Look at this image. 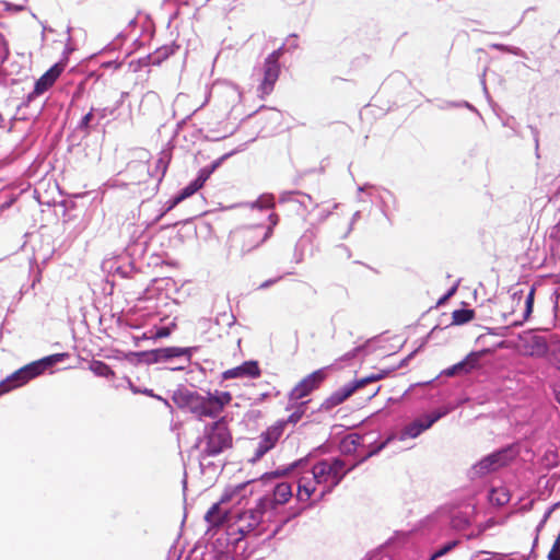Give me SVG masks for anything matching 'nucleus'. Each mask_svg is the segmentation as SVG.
<instances>
[{
  "mask_svg": "<svg viewBox=\"0 0 560 560\" xmlns=\"http://www.w3.org/2000/svg\"><path fill=\"white\" fill-rule=\"evenodd\" d=\"M65 354H52L42 360L32 362L21 368L9 376L0 386H3L2 392H8L12 388L26 384L32 378L40 375L47 368L59 362Z\"/></svg>",
  "mask_w": 560,
  "mask_h": 560,
  "instance_id": "obj_5",
  "label": "nucleus"
},
{
  "mask_svg": "<svg viewBox=\"0 0 560 560\" xmlns=\"http://www.w3.org/2000/svg\"><path fill=\"white\" fill-rule=\"evenodd\" d=\"M261 375L259 364L255 360L245 361L243 364L225 370L222 373L223 380L232 378H258Z\"/></svg>",
  "mask_w": 560,
  "mask_h": 560,
  "instance_id": "obj_15",
  "label": "nucleus"
},
{
  "mask_svg": "<svg viewBox=\"0 0 560 560\" xmlns=\"http://www.w3.org/2000/svg\"><path fill=\"white\" fill-rule=\"evenodd\" d=\"M282 56V48H278L273 50L268 57L265 59L262 71L264 77L257 89L258 94L261 98L267 95H270L275 89V84L280 75V65L279 59Z\"/></svg>",
  "mask_w": 560,
  "mask_h": 560,
  "instance_id": "obj_6",
  "label": "nucleus"
},
{
  "mask_svg": "<svg viewBox=\"0 0 560 560\" xmlns=\"http://www.w3.org/2000/svg\"><path fill=\"white\" fill-rule=\"evenodd\" d=\"M92 119L93 108H91V110L82 117L79 124V129L82 130L85 135L90 133V122L92 121Z\"/></svg>",
  "mask_w": 560,
  "mask_h": 560,
  "instance_id": "obj_29",
  "label": "nucleus"
},
{
  "mask_svg": "<svg viewBox=\"0 0 560 560\" xmlns=\"http://www.w3.org/2000/svg\"><path fill=\"white\" fill-rule=\"evenodd\" d=\"M556 399L560 404V390L556 392Z\"/></svg>",
  "mask_w": 560,
  "mask_h": 560,
  "instance_id": "obj_39",
  "label": "nucleus"
},
{
  "mask_svg": "<svg viewBox=\"0 0 560 560\" xmlns=\"http://www.w3.org/2000/svg\"><path fill=\"white\" fill-rule=\"evenodd\" d=\"M65 67L61 63L54 65L35 83L34 94L40 95L49 90L62 73Z\"/></svg>",
  "mask_w": 560,
  "mask_h": 560,
  "instance_id": "obj_16",
  "label": "nucleus"
},
{
  "mask_svg": "<svg viewBox=\"0 0 560 560\" xmlns=\"http://www.w3.org/2000/svg\"><path fill=\"white\" fill-rule=\"evenodd\" d=\"M269 502L268 499L262 498L258 501L256 508L240 513L237 516L240 524L238 532L246 534L254 530L260 524L265 509Z\"/></svg>",
  "mask_w": 560,
  "mask_h": 560,
  "instance_id": "obj_10",
  "label": "nucleus"
},
{
  "mask_svg": "<svg viewBox=\"0 0 560 560\" xmlns=\"http://www.w3.org/2000/svg\"><path fill=\"white\" fill-rule=\"evenodd\" d=\"M508 462L509 458L506 451L495 452L478 462L474 466V470L479 476L487 475L491 471L499 469L500 467L505 466Z\"/></svg>",
  "mask_w": 560,
  "mask_h": 560,
  "instance_id": "obj_14",
  "label": "nucleus"
},
{
  "mask_svg": "<svg viewBox=\"0 0 560 560\" xmlns=\"http://www.w3.org/2000/svg\"><path fill=\"white\" fill-rule=\"evenodd\" d=\"M551 364L560 372V343L551 351Z\"/></svg>",
  "mask_w": 560,
  "mask_h": 560,
  "instance_id": "obj_31",
  "label": "nucleus"
},
{
  "mask_svg": "<svg viewBox=\"0 0 560 560\" xmlns=\"http://www.w3.org/2000/svg\"><path fill=\"white\" fill-rule=\"evenodd\" d=\"M548 346L542 337L534 336L532 338V355L542 357L547 353Z\"/></svg>",
  "mask_w": 560,
  "mask_h": 560,
  "instance_id": "obj_25",
  "label": "nucleus"
},
{
  "mask_svg": "<svg viewBox=\"0 0 560 560\" xmlns=\"http://www.w3.org/2000/svg\"><path fill=\"white\" fill-rule=\"evenodd\" d=\"M201 187L192 180L189 185H187L182 191L178 194V196L174 199V205H177L185 200L186 198L192 196L195 192H197Z\"/></svg>",
  "mask_w": 560,
  "mask_h": 560,
  "instance_id": "obj_26",
  "label": "nucleus"
},
{
  "mask_svg": "<svg viewBox=\"0 0 560 560\" xmlns=\"http://www.w3.org/2000/svg\"><path fill=\"white\" fill-rule=\"evenodd\" d=\"M248 482H243L237 486H235L232 489L226 490V492L222 495L220 502L214 503L206 513V521L213 525V526H220L225 522V514L221 512L220 504L221 503H228L232 501L234 498L238 497L241 492L246 488Z\"/></svg>",
  "mask_w": 560,
  "mask_h": 560,
  "instance_id": "obj_11",
  "label": "nucleus"
},
{
  "mask_svg": "<svg viewBox=\"0 0 560 560\" xmlns=\"http://www.w3.org/2000/svg\"><path fill=\"white\" fill-rule=\"evenodd\" d=\"M535 293L536 290L534 287H532L526 294L525 301L522 306V317L520 320H515L514 325L522 324L523 322L527 320L533 312L534 301H535Z\"/></svg>",
  "mask_w": 560,
  "mask_h": 560,
  "instance_id": "obj_22",
  "label": "nucleus"
},
{
  "mask_svg": "<svg viewBox=\"0 0 560 560\" xmlns=\"http://www.w3.org/2000/svg\"><path fill=\"white\" fill-rule=\"evenodd\" d=\"M326 374L323 370H317L308 375H306L303 380H301L290 392L289 401L298 402L302 400L306 396H308L313 390L317 389L319 385L324 382Z\"/></svg>",
  "mask_w": 560,
  "mask_h": 560,
  "instance_id": "obj_9",
  "label": "nucleus"
},
{
  "mask_svg": "<svg viewBox=\"0 0 560 560\" xmlns=\"http://www.w3.org/2000/svg\"><path fill=\"white\" fill-rule=\"evenodd\" d=\"M318 483L312 470L305 472L298 481L296 498L299 501L307 502L316 492Z\"/></svg>",
  "mask_w": 560,
  "mask_h": 560,
  "instance_id": "obj_17",
  "label": "nucleus"
},
{
  "mask_svg": "<svg viewBox=\"0 0 560 560\" xmlns=\"http://www.w3.org/2000/svg\"><path fill=\"white\" fill-rule=\"evenodd\" d=\"M522 295H523V291H522V290H520L518 292H515V293L513 294V299L518 298V301H521Z\"/></svg>",
  "mask_w": 560,
  "mask_h": 560,
  "instance_id": "obj_37",
  "label": "nucleus"
},
{
  "mask_svg": "<svg viewBox=\"0 0 560 560\" xmlns=\"http://www.w3.org/2000/svg\"><path fill=\"white\" fill-rule=\"evenodd\" d=\"M285 429V422L276 421L273 424L268 427L259 435V442L254 453V459H260L265 454L271 451L280 438L283 435Z\"/></svg>",
  "mask_w": 560,
  "mask_h": 560,
  "instance_id": "obj_8",
  "label": "nucleus"
},
{
  "mask_svg": "<svg viewBox=\"0 0 560 560\" xmlns=\"http://www.w3.org/2000/svg\"><path fill=\"white\" fill-rule=\"evenodd\" d=\"M453 293V290L451 292H448L444 298H442L440 301H439V304H442L451 294Z\"/></svg>",
  "mask_w": 560,
  "mask_h": 560,
  "instance_id": "obj_38",
  "label": "nucleus"
},
{
  "mask_svg": "<svg viewBox=\"0 0 560 560\" xmlns=\"http://www.w3.org/2000/svg\"><path fill=\"white\" fill-rule=\"evenodd\" d=\"M491 500H495L498 504L502 505L509 501V497L504 491L493 490Z\"/></svg>",
  "mask_w": 560,
  "mask_h": 560,
  "instance_id": "obj_32",
  "label": "nucleus"
},
{
  "mask_svg": "<svg viewBox=\"0 0 560 560\" xmlns=\"http://www.w3.org/2000/svg\"><path fill=\"white\" fill-rule=\"evenodd\" d=\"M220 162H214L210 167H205L199 171V174L195 182L202 188L207 179L210 177L212 172L219 166Z\"/></svg>",
  "mask_w": 560,
  "mask_h": 560,
  "instance_id": "obj_27",
  "label": "nucleus"
},
{
  "mask_svg": "<svg viewBox=\"0 0 560 560\" xmlns=\"http://www.w3.org/2000/svg\"><path fill=\"white\" fill-rule=\"evenodd\" d=\"M457 540H452L439 548L431 556L430 560H438L442 556L446 555L448 551L453 550L457 546Z\"/></svg>",
  "mask_w": 560,
  "mask_h": 560,
  "instance_id": "obj_28",
  "label": "nucleus"
},
{
  "mask_svg": "<svg viewBox=\"0 0 560 560\" xmlns=\"http://www.w3.org/2000/svg\"><path fill=\"white\" fill-rule=\"evenodd\" d=\"M267 237L262 233V226H247L235 231L231 236L232 247L241 253H248L264 243Z\"/></svg>",
  "mask_w": 560,
  "mask_h": 560,
  "instance_id": "obj_7",
  "label": "nucleus"
},
{
  "mask_svg": "<svg viewBox=\"0 0 560 560\" xmlns=\"http://www.w3.org/2000/svg\"><path fill=\"white\" fill-rule=\"evenodd\" d=\"M168 162H170V159H166L164 156H161L158 161H156V168L158 170H161V179L165 176L166 174V171H167V167H168Z\"/></svg>",
  "mask_w": 560,
  "mask_h": 560,
  "instance_id": "obj_33",
  "label": "nucleus"
},
{
  "mask_svg": "<svg viewBox=\"0 0 560 560\" xmlns=\"http://www.w3.org/2000/svg\"><path fill=\"white\" fill-rule=\"evenodd\" d=\"M90 370L97 376L113 378L115 377V372L110 369L109 365L104 363L103 361H92L90 364Z\"/></svg>",
  "mask_w": 560,
  "mask_h": 560,
  "instance_id": "obj_24",
  "label": "nucleus"
},
{
  "mask_svg": "<svg viewBox=\"0 0 560 560\" xmlns=\"http://www.w3.org/2000/svg\"><path fill=\"white\" fill-rule=\"evenodd\" d=\"M475 318V311L470 308L455 310L452 313L453 325H464Z\"/></svg>",
  "mask_w": 560,
  "mask_h": 560,
  "instance_id": "obj_23",
  "label": "nucleus"
},
{
  "mask_svg": "<svg viewBox=\"0 0 560 560\" xmlns=\"http://www.w3.org/2000/svg\"><path fill=\"white\" fill-rule=\"evenodd\" d=\"M480 353L472 352L463 361L444 370L442 374L448 377L467 374L478 365Z\"/></svg>",
  "mask_w": 560,
  "mask_h": 560,
  "instance_id": "obj_18",
  "label": "nucleus"
},
{
  "mask_svg": "<svg viewBox=\"0 0 560 560\" xmlns=\"http://www.w3.org/2000/svg\"><path fill=\"white\" fill-rule=\"evenodd\" d=\"M170 334H171V330L168 327H161L154 334V338H156V339L165 338V337H168Z\"/></svg>",
  "mask_w": 560,
  "mask_h": 560,
  "instance_id": "obj_34",
  "label": "nucleus"
},
{
  "mask_svg": "<svg viewBox=\"0 0 560 560\" xmlns=\"http://www.w3.org/2000/svg\"><path fill=\"white\" fill-rule=\"evenodd\" d=\"M190 353H191L190 348L167 347V348L152 350L150 354L152 355L153 362H160V361H167L172 358H177V357H183V355H187L189 358Z\"/></svg>",
  "mask_w": 560,
  "mask_h": 560,
  "instance_id": "obj_19",
  "label": "nucleus"
},
{
  "mask_svg": "<svg viewBox=\"0 0 560 560\" xmlns=\"http://www.w3.org/2000/svg\"><path fill=\"white\" fill-rule=\"evenodd\" d=\"M268 220L270 223L268 225V228L266 230L262 228V233L267 238L270 237V235L272 234L273 228L278 224L279 215L277 213H270L268 217Z\"/></svg>",
  "mask_w": 560,
  "mask_h": 560,
  "instance_id": "obj_30",
  "label": "nucleus"
},
{
  "mask_svg": "<svg viewBox=\"0 0 560 560\" xmlns=\"http://www.w3.org/2000/svg\"><path fill=\"white\" fill-rule=\"evenodd\" d=\"M445 412L435 411L431 415H427L424 419H417L411 423L407 424L401 431V440L406 438L415 439L419 436L423 431L431 428L439 419H441Z\"/></svg>",
  "mask_w": 560,
  "mask_h": 560,
  "instance_id": "obj_13",
  "label": "nucleus"
},
{
  "mask_svg": "<svg viewBox=\"0 0 560 560\" xmlns=\"http://www.w3.org/2000/svg\"><path fill=\"white\" fill-rule=\"evenodd\" d=\"M202 443V453L208 457H214L232 447L233 438L224 417L206 427Z\"/></svg>",
  "mask_w": 560,
  "mask_h": 560,
  "instance_id": "obj_3",
  "label": "nucleus"
},
{
  "mask_svg": "<svg viewBox=\"0 0 560 560\" xmlns=\"http://www.w3.org/2000/svg\"><path fill=\"white\" fill-rule=\"evenodd\" d=\"M386 376V372H381L376 374H371L366 377L355 381L351 385L343 386L342 388L336 390L328 399V406H337L342 404L346 399H348L357 389L365 386L368 383L376 382Z\"/></svg>",
  "mask_w": 560,
  "mask_h": 560,
  "instance_id": "obj_12",
  "label": "nucleus"
},
{
  "mask_svg": "<svg viewBox=\"0 0 560 560\" xmlns=\"http://www.w3.org/2000/svg\"><path fill=\"white\" fill-rule=\"evenodd\" d=\"M521 21H522V19H521V18H518V19L515 21V23H514L513 27H516V26L521 23Z\"/></svg>",
  "mask_w": 560,
  "mask_h": 560,
  "instance_id": "obj_40",
  "label": "nucleus"
},
{
  "mask_svg": "<svg viewBox=\"0 0 560 560\" xmlns=\"http://www.w3.org/2000/svg\"><path fill=\"white\" fill-rule=\"evenodd\" d=\"M311 470L322 488L319 498H323L340 483L351 467H347L343 459L334 457L317 462Z\"/></svg>",
  "mask_w": 560,
  "mask_h": 560,
  "instance_id": "obj_2",
  "label": "nucleus"
},
{
  "mask_svg": "<svg viewBox=\"0 0 560 560\" xmlns=\"http://www.w3.org/2000/svg\"><path fill=\"white\" fill-rule=\"evenodd\" d=\"M292 497V486L289 482H280L273 489V502L284 504Z\"/></svg>",
  "mask_w": 560,
  "mask_h": 560,
  "instance_id": "obj_20",
  "label": "nucleus"
},
{
  "mask_svg": "<svg viewBox=\"0 0 560 560\" xmlns=\"http://www.w3.org/2000/svg\"><path fill=\"white\" fill-rule=\"evenodd\" d=\"M179 398L183 407L187 408L199 420H202L205 418H218L224 408L231 404L233 396L230 392L215 389L207 392L206 395L197 392H186L182 393Z\"/></svg>",
  "mask_w": 560,
  "mask_h": 560,
  "instance_id": "obj_1",
  "label": "nucleus"
},
{
  "mask_svg": "<svg viewBox=\"0 0 560 560\" xmlns=\"http://www.w3.org/2000/svg\"><path fill=\"white\" fill-rule=\"evenodd\" d=\"M290 407H288L287 409H294L293 412L288 417L287 420H282L283 422H285V425L291 423V424H295L298 423L302 417L304 416L305 413V410H306V405H307V401H298V402H290Z\"/></svg>",
  "mask_w": 560,
  "mask_h": 560,
  "instance_id": "obj_21",
  "label": "nucleus"
},
{
  "mask_svg": "<svg viewBox=\"0 0 560 560\" xmlns=\"http://www.w3.org/2000/svg\"><path fill=\"white\" fill-rule=\"evenodd\" d=\"M377 392H378V388L371 394L370 398L374 397L377 394Z\"/></svg>",
  "mask_w": 560,
  "mask_h": 560,
  "instance_id": "obj_41",
  "label": "nucleus"
},
{
  "mask_svg": "<svg viewBox=\"0 0 560 560\" xmlns=\"http://www.w3.org/2000/svg\"><path fill=\"white\" fill-rule=\"evenodd\" d=\"M65 354H52L42 360L32 362L21 368L9 376L0 386H3L2 392H8L12 388L26 384L32 378L40 375L47 368L59 362Z\"/></svg>",
  "mask_w": 560,
  "mask_h": 560,
  "instance_id": "obj_4",
  "label": "nucleus"
},
{
  "mask_svg": "<svg viewBox=\"0 0 560 560\" xmlns=\"http://www.w3.org/2000/svg\"><path fill=\"white\" fill-rule=\"evenodd\" d=\"M277 280H268L261 284V288H267L268 285L275 283Z\"/></svg>",
  "mask_w": 560,
  "mask_h": 560,
  "instance_id": "obj_36",
  "label": "nucleus"
},
{
  "mask_svg": "<svg viewBox=\"0 0 560 560\" xmlns=\"http://www.w3.org/2000/svg\"><path fill=\"white\" fill-rule=\"evenodd\" d=\"M215 560H234V557L230 552L220 551L217 553Z\"/></svg>",
  "mask_w": 560,
  "mask_h": 560,
  "instance_id": "obj_35",
  "label": "nucleus"
}]
</instances>
